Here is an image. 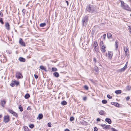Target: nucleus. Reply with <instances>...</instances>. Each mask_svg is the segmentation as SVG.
<instances>
[{"mask_svg":"<svg viewBox=\"0 0 131 131\" xmlns=\"http://www.w3.org/2000/svg\"><path fill=\"white\" fill-rule=\"evenodd\" d=\"M86 10L89 12L93 13L94 11V7L90 4H88L87 6Z\"/></svg>","mask_w":131,"mask_h":131,"instance_id":"nucleus-1","label":"nucleus"},{"mask_svg":"<svg viewBox=\"0 0 131 131\" xmlns=\"http://www.w3.org/2000/svg\"><path fill=\"white\" fill-rule=\"evenodd\" d=\"M93 48L95 51L97 53L99 52V48L98 46V45L96 41L94 42L93 43Z\"/></svg>","mask_w":131,"mask_h":131,"instance_id":"nucleus-2","label":"nucleus"},{"mask_svg":"<svg viewBox=\"0 0 131 131\" xmlns=\"http://www.w3.org/2000/svg\"><path fill=\"white\" fill-rule=\"evenodd\" d=\"M19 81L16 80H14L12 81V82L10 84V85L12 87H14L15 85L17 86L19 85Z\"/></svg>","mask_w":131,"mask_h":131,"instance_id":"nucleus-3","label":"nucleus"},{"mask_svg":"<svg viewBox=\"0 0 131 131\" xmlns=\"http://www.w3.org/2000/svg\"><path fill=\"white\" fill-rule=\"evenodd\" d=\"M10 120V117L8 115H5L4 117L3 122L5 123L8 122Z\"/></svg>","mask_w":131,"mask_h":131,"instance_id":"nucleus-4","label":"nucleus"},{"mask_svg":"<svg viewBox=\"0 0 131 131\" xmlns=\"http://www.w3.org/2000/svg\"><path fill=\"white\" fill-rule=\"evenodd\" d=\"M100 125L103 127L104 129L105 130L111 128V126L109 125H108L106 124H101Z\"/></svg>","mask_w":131,"mask_h":131,"instance_id":"nucleus-5","label":"nucleus"},{"mask_svg":"<svg viewBox=\"0 0 131 131\" xmlns=\"http://www.w3.org/2000/svg\"><path fill=\"white\" fill-rule=\"evenodd\" d=\"M122 7L125 10L130 12L131 11V8L129 7V6L126 4L125 5H123Z\"/></svg>","mask_w":131,"mask_h":131,"instance_id":"nucleus-6","label":"nucleus"},{"mask_svg":"<svg viewBox=\"0 0 131 131\" xmlns=\"http://www.w3.org/2000/svg\"><path fill=\"white\" fill-rule=\"evenodd\" d=\"M88 19V16H86L84 17L83 19L82 20V22L83 25H84L85 23L86 24Z\"/></svg>","mask_w":131,"mask_h":131,"instance_id":"nucleus-7","label":"nucleus"},{"mask_svg":"<svg viewBox=\"0 0 131 131\" xmlns=\"http://www.w3.org/2000/svg\"><path fill=\"white\" fill-rule=\"evenodd\" d=\"M124 50L125 52V54L126 56H127L129 53V49L128 47V46L124 47Z\"/></svg>","mask_w":131,"mask_h":131,"instance_id":"nucleus-8","label":"nucleus"},{"mask_svg":"<svg viewBox=\"0 0 131 131\" xmlns=\"http://www.w3.org/2000/svg\"><path fill=\"white\" fill-rule=\"evenodd\" d=\"M16 77L18 79H21L23 78V76L20 73L17 72L16 73Z\"/></svg>","mask_w":131,"mask_h":131,"instance_id":"nucleus-9","label":"nucleus"},{"mask_svg":"<svg viewBox=\"0 0 131 131\" xmlns=\"http://www.w3.org/2000/svg\"><path fill=\"white\" fill-rule=\"evenodd\" d=\"M106 46L105 45H103L101 47V50L103 53H105L106 51Z\"/></svg>","mask_w":131,"mask_h":131,"instance_id":"nucleus-10","label":"nucleus"},{"mask_svg":"<svg viewBox=\"0 0 131 131\" xmlns=\"http://www.w3.org/2000/svg\"><path fill=\"white\" fill-rule=\"evenodd\" d=\"M19 42V44L21 46L24 47H25L26 46L25 43L23 41L22 38H20Z\"/></svg>","mask_w":131,"mask_h":131,"instance_id":"nucleus-11","label":"nucleus"},{"mask_svg":"<svg viewBox=\"0 0 131 131\" xmlns=\"http://www.w3.org/2000/svg\"><path fill=\"white\" fill-rule=\"evenodd\" d=\"M113 55V52L111 51H108V52L107 56L109 59H111Z\"/></svg>","mask_w":131,"mask_h":131,"instance_id":"nucleus-12","label":"nucleus"},{"mask_svg":"<svg viewBox=\"0 0 131 131\" xmlns=\"http://www.w3.org/2000/svg\"><path fill=\"white\" fill-rule=\"evenodd\" d=\"M3 15L2 12L0 11V17H3ZM0 23L2 25L4 23L2 18H0Z\"/></svg>","mask_w":131,"mask_h":131,"instance_id":"nucleus-13","label":"nucleus"},{"mask_svg":"<svg viewBox=\"0 0 131 131\" xmlns=\"http://www.w3.org/2000/svg\"><path fill=\"white\" fill-rule=\"evenodd\" d=\"M5 26L7 30H9L10 29V25L8 23V22L6 23Z\"/></svg>","mask_w":131,"mask_h":131,"instance_id":"nucleus-14","label":"nucleus"},{"mask_svg":"<svg viewBox=\"0 0 131 131\" xmlns=\"http://www.w3.org/2000/svg\"><path fill=\"white\" fill-rule=\"evenodd\" d=\"M105 121L109 124H111L112 123L111 120L109 118H107L105 119Z\"/></svg>","mask_w":131,"mask_h":131,"instance_id":"nucleus-15","label":"nucleus"},{"mask_svg":"<svg viewBox=\"0 0 131 131\" xmlns=\"http://www.w3.org/2000/svg\"><path fill=\"white\" fill-rule=\"evenodd\" d=\"M6 101L4 100L1 101V103L2 106L3 107H4L5 106V105L6 104Z\"/></svg>","mask_w":131,"mask_h":131,"instance_id":"nucleus-16","label":"nucleus"},{"mask_svg":"<svg viewBox=\"0 0 131 131\" xmlns=\"http://www.w3.org/2000/svg\"><path fill=\"white\" fill-rule=\"evenodd\" d=\"M107 36L108 38L111 39L112 38V35L110 33L108 32L107 33Z\"/></svg>","mask_w":131,"mask_h":131,"instance_id":"nucleus-17","label":"nucleus"},{"mask_svg":"<svg viewBox=\"0 0 131 131\" xmlns=\"http://www.w3.org/2000/svg\"><path fill=\"white\" fill-rule=\"evenodd\" d=\"M19 60L21 62H24L25 61V59L22 57H20L19 58Z\"/></svg>","mask_w":131,"mask_h":131,"instance_id":"nucleus-18","label":"nucleus"},{"mask_svg":"<svg viewBox=\"0 0 131 131\" xmlns=\"http://www.w3.org/2000/svg\"><path fill=\"white\" fill-rule=\"evenodd\" d=\"M115 45L116 47V49L117 50L118 46V41L116 40L115 42Z\"/></svg>","mask_w":131,"mask_h":131,"instance_id":"nucleus-19","label":"nucleus"},{"mask_svg":"<svg viewBox=\"0 0 131 131\" xmlns=\"http://www.w3.org/2000/svg\"><path fill=\"white\" fill-rule=\"evenodd\" d=\"M126 69H127L126 68H125L124 67L122 68H121V69H119V72H124V71H125V70Z\"/></svg>","mask_w":131,"mask_h":131,"instance_id":"nucleus-20","label":"nucleus"},{"mask_svg":"<svg viewBox=\"0 0 131 131\" xmlns=\"http://www.w3.org/2000/svg\"><path fill=\"white\" fill-rule=\"evenodd\" d=\"M111 104L112 105H114L115 106L117 107H118L119 106V104L117 103L112 102Z\"/></svg>","mask_w":131,"mask_h":131,"instance_id":"nucleus-21","label":"nucleus"},{"mask_svg":"<svg viewBox=\"0 0 131 131\" xmlns=\"http://www.w3.org/2000/svg\"><path fill=\"white\" fill-rule=\"evenodd\" d=\"M43 115L41 114H40L38 115L37 118L39 119H40L42 118Z\"/></svg>","mask_w":131,"mask_h":131,"instance_id":"nucleus-22","label":"nucleus"},{"mask_svg":"<svg viewBox=\"0 0 131 131\" xmlns=\"http://www.w3.org/2000/svg\"><path fill=\"white\" fill-rule=\"evenodd\" d=\"M30 96V94L29 93L26 94L24 96V97L25 99H28Z\"/></svg>","mask_w":131,"mask_h":131,"instance_id":"nucleus-23","label":"nucleus"},{"mask_svg":"<svg viewBox=\"0 0 131 131\" xmlns=\"http://www.w3.org/2000/svg\"><path fill=\"white\" fill-rule=\"evenodd\" d=\"M56 77H58L59 76V73L57 72H55L53 74Z\"/></svg>","mask_w":131,"mask_h":131,"instance_id":"nucleus-24","label":"nucleus"},{"mask_svg":"<svg viewBox=\"0 0 131 131\" xmlns=\"http://www.w3.org/2000/svg\"><path fill=\"white\" fill-rule=\"evenodd\" d=\"M40 68L42 70H44L45 71H46V68L45 67L43 66H40Z\"/></svg>","mask_w":131,"mask_h":131,"instance_id":"nucleus-25","label":"nucleus"},{"mask_svg":"<svg viewBox=\"0 0 131 131\" xmlns=\"http://www.w3.org/2000/svg\"><path fill=\"white\" fill-rule=\"evenodd\" d=\"M99 114L100 115H104L105 114V112L103 110H101L99 112Z\"/></svg>","mask_w":131,"mask_h":131,"instance_id":"nucleus-26","label":"nucleus"},{"mask_svg":"<svg viewBox=\"0 0 131 131\" xmlns=\"http://www.w3.org/2000/svg\"><path fill=\"white\" fill-rule=\"evenodd\" d=\"M115 93L117 94H121L122 93V91L121 90H117L115 91Z\"/></svg>","mask_w":131,"mask_h":131,"instance_id":"nucleus-27","label":"nucleus"},{"mask_svg":"<svg viewBox=\"0 0 131 131\" xmlns=\"http://www.w3.org/2000/svg\"><path fill=\"white\" fill-rule=\"evenodd\" d=\"M61 104L63 105H66L67 104V102L65 101H63L61 102Z\"/></svg>","mask_w":131,"mask_h":131,"instance_id":"nucleus-28","label":"nucleus"},{"mask_svg":"<svg viewBox=\"0 0 131 131\" xmlns=\"http://www.w3.org/2000/svg\"><path fill=\"white\" fill-rule=\"evenodd\" d=\"M126 89L128 91H129L131 90V86L128 85L126 87Z\"/></svg>","mask_w":131,"mask_h":131,"instance_id":"nucleus-29","label":"nucleus"},{"mask_svg":"<svg viewBox=\"0 0 131 131\" xmlns=\"http://www.w3.org/2000/svg\"><path fill=\"white\" fill-rule=\"evenodd\" d=\"M46 25L45 23H43L40 24V27H43L45 26Z\"/></svg>","mask_w":131,"mask_h":131,"instance_id":"nucleus-30","label":"nucleus"},{"mask_svg":"<svg viewBox=\"0 0 131 131\" xmlns=\"http://www.w3.org/2000/svg\"><path fill=\"white\" fill-rule=\"evenodd\" d=\"M19 108L20 110V111L21 112H22L23 111V109L22 107L21 106V105H20L19 106Z\"/></svg>","mask_w":131,"mask_h":131,"instance_id":"nucleus-31","label":"nucleus"},{"mask_svg":"<svg viewBox=\"0 0 131 131\" xmlns=\"http://www.w3.org/2000/svg\"><path fill=\"white\" fill-rule=\"evenodd\" d=\"M24 129L25 131H29V129L27 127L25 126L24 128Z\"/></svg>","mask_w":131,"mask_h":131,"instance_id":"nucleus-32","label":"nucleus"},{"mask_svg":"<svg viewBox=\"0 0 131 131\" xmlns=\"http://www.w3.org/2000/svg\"><path fill=\"white\" fill-rule=\"evenodd\" d=\"M12 114L13 115L17 117H18V115L15 112H14Z\"/></svg>","mask_w":131,"mask_h":131,"instance_id":"nucleus-33","label":"nucleus"},{"mask_svg":"<svg viewBox=\"0 0 131 131\" xmlns=\"http://www.w3.org/2000/svg\"><path fill=\"white\" fill-rule=\"evenodd\" d=\"M29 126L31 128H33L34 127V125L33 124H30L29 125Z\"/></svg>","mask_w":131,"mask_h":131,"instance_id":"nucleus-34","label":"nucleus"},{"mask_svg":"<svg viewBox=\"0 0 131 131\" xmlns=\"http://www.w3.org/2000/svg\"><path fill=\"white\" fill-rule=\"evenodd\" d=\"M8 111L10 113L12 114L14 112V111L12 110L8 109Z\"/></svg>","mask_w":131,"mask_h":131,"instance_id":"nucleus-35","label":"nucleus"},{"mask_svg":"<svg viewBox=\"0 0 131 131\" xmlns=\"http://www.w3.org/2000/svg\"><path fill=\"white\" fill-rule=\"evenodd\" d=\"M57 68L55 67H52V70L53 71H57Z\"/></svg>","mask_w":131,"mask_h":131,"instance_id":"nucleus-36","label":"nucleus"},{"mask_svg":"<svg viewBox=\"0 0 131 131\" xmlns=\"http://www.w3.org/2000/svg\"><path fill=\"white\" fill-rule=\"evenodd\" d=\"M84 89L86 90H88L89 89V87L87 85H84Z\"/></svg>","mask_w":131,"mask_h":131,"instance_id":"nucleus-37","label":"nucleus"},{"mask_svg":"<svg viewBox=\"0 0 131 131\" xmlns=\"http://www.w3.org/2000/svg\"><path fill=\"white\" fill-rule=\"evenodd\" d=\"M121 6L123 7V5H125L126 4L124 3V2L123 1H121Z\"/></svg>","mask_w":131,"mask_h":131,"instance_id":"nucleus-38","label":"nucleus"},{"mask_svg":"<svg viewBox=\"0 0 131 131\" xmlns=\"http://www.w3.org/2000/svg\"><path fill=\"white\" fill-rule=\"evenodd\" d=\"M102 102L103 104H105L107 103V101L106 100H104L102 101Z\"/></svg>","mask_w":131,"mask_h":131,"instance_id":"nucleus-39","label":"nucleus"},{"mask_svg":"<svg viewBox=\"0 0 131 131\" xmlns=\"http://www.w3.org/2000/svg\"><path fill=\"white\" fill-rule=\"evenodd\" d=\"M74 117H73V116H71V117H70V121H74Z\"/></svg>","mask_w":131,"mask_h":131,"instance_id":"nucleus-40","label":"nucleus"},{"mask_svg":"<svg viewBox=\"0 0 131 131\" xmlns=\"http://www.w3.org/2000/svg\"><path fill=\"white\" fill-rule=\"evenodd\" d=\"M95 70L96 72H97L99 71V69L98 67H95Z\"/></svg>","mask_w":131,"mask_h":131,"instance_id":"nucleus-41","label":"nucleus"},{"mask_svg":"<svg viewBox=\"0 0 131 131\" xmlns=\"http://www.w3.org/2000/svg\"><path fill=\"white\" fill-rule=\"evenodd\" d=\"M26 12V10L25 9H23L22 10V12L23 13L24 15L25 14Z\"/></svg>","mask_w":131,"mask_h":131,"instance_id":"nucleus-42","label":"nucleus"},{"mask_svg":"<svg viewBox=\"0 0 131 131\" xmlns=\"http://www.w3.org/2000/svg\"><path fill=\"white\" fill-rule=\"evenodd\" d=\"M107 97L110 99H112V97L111 96H110V95L109 94H108L107 95Z\"/></svg>","mask_w":131,"mask_h":131,"instance_id":"nucleus-43","label":"nucleus"},{"mask_svg":"<svg viewBox=\"0 0 131 131\" xmlns=\"http://www.w3.org/2000/svg\"><path fill=\"white\" fill-rule=\"evenodd\" d=\"M128 61H127L126 62V63L125 66L124 67L126 68H127V65H128Z\"/></svg>","mask_w":131,"mask_h":131,"instance_id":"nucleus-44","label":"nucleus"},{"mask_svg":"<svg viewBox=\"0 0 131 131\" xmlns=\"http://www.w3.org/2000/svg\"><path fill=\"white\" fill-rule=\"evenodd\" d=\"M48 125L49 127H51V123H48Z\"/></svg>","mask_w":131,"mask_h":131,"instance_id":"nucleus-45","label":"nucleus"},{"mask_svg":"<svg viewBox=\"0 0 131 131\" xmlns=\"http://www.w3.org/2000/svg\"><path fill=\"white\" fill-rule=\"evenodd\" d=\"M103 42L102 41H100V46H101L103 45Z\"/></svg>","mask_w":131,"mask_h":131,"instance_id":"nucleus-46","label":"nucleus"},{"mask_svg":"<svg viewBox=\"0 0 131 131\" xmlns=\"http://www.w3.org/2000/svg\"><path fill=\"white\" fill-rule=\"evenodd\" d=\"M130 99L129 96H127L126 98V100L127 101H128Z\"/></svg>","mask_w":131,"mask_h":131,"instance_id":"nucleus-47","label":"nucleus"},{"mask_svg":"<svg viewBox=\"0 0 131 131\" xmlns=\"http://www.w3.org/2000/svg\"><path fill=\"white\" fill-rule=\"evenodd\" d=\"M129 29L128 30L129 31V32L131 34V27L130 26H128Z\"/></svg>","mask_w":131,"mask_h":131,"instance_id":"nucleus-48","label":"nucleus"},{"mask_svg":"<svg viewBox=\"0 0 131 131\" xmlns=\"http://www.w3.org/2000/svg\"><path fill=\"white\" fill-rule=\"evenodd\" d=\"M83 100L84 101H85L87 99V97L86 96L84 97H83Z\"/></svg>","mask_w":131,"mask_h":131,"instance_id":"nucleus-49","label":"nucleus"},{"mask_svg":"<svg viewBox=\"0 0 131 131\" xmlns=\"http://www.w3.org/2000/svg\"><path fill=\"white\" fill-rule=\"evenodd\" d=\"M106 36V34H104L103 36V37L104 40H105V39Z\"/></svg>","mask_w":131,"mask_h":131,"instance_id":"nucleus-50","label":"nucleus"},{"mask_svg":"<svg viewBox=\"0 0 131 131\" xmlns=\"http://www.w3.org/2000/svg\"><path fill=\"white\" fill-rule=\"evenodd\" d=\"M34 77L36 79H37L38 77V76L36 74H35L34 75Z\"/></svg>","mask_w":131,"mask_h":131,"instance_id":"nucleus-51","label":"nucleus"},{"mask_svg":"<svg viewBox=\"0 0 131 131\" xmlns=\"http://www.w3.org/2000/svg\"><path fill=\"white\" fill-rule=\"evenodd\" d=\"M94 131H97L98 129L96 127H95L94 128Z\"/></svg>","mask_w":131,"mask_h":131,"instance_id":"nucleus-52","label":"nucleus"},{"mask_svg":"<svg viewBox=\"0 0 131 131\" xmlns=\"http://www.w3.org/2000/svg\"><path fill=\"white\" fill-rule=\"evenodd\" d=\"M93 61L95 63H96V60L95 58H93Z\"/></svg>","mask_w":131,"mask_h":131,"instance_id":"nucleus-53","label":"nucleus"},{"mask_svg":"<svg viewBox=\"0 0 131 131\" xmlns=\"http://www.w3.org/2000/svg\"><path fill=\"white\" fill-rule=\"evenodd\" d=\"M64 131H70V130L68 129H65Z\"/></svg>","mask_w":131,"mask_h":131,"instance_id":"nucleus-54","label":"nucleus"},{"mask_svg":"<svg viewBox=\"0 0 131 131\" xmlns=\"http://www.w3.org/2000/svg\"><path fill=\"white\" fill-rule=\"evenodd\" d=\"M2 116H3V115H2V114H0V119H1V118H2Z\"/></svg>","mask_w":131,"mask_h":131,"instance_id":"nucleus-55","label":"nucleus"},{"mask_svg":"<svg viewBox=\"0 0 131 131\" xmlns=\"http://www.w3.org/2000/svg\"><path fill=\"white\" fill-rule=\"evenodd\" d=\"M96 120L97 121H100V120L99 118H97Z\"/></svg>","mask_w":131,"mask_h":131,"instance_id":"nucleus-56","label":"nucleus"},{"mask_svg":"<svg viewBox=\"0 0 131 131\" xmlns=\"http://www.w3.org/2000/svg\"><path fill=\"white\" fill-rule=\"evenodd\" d=\"M66 2L67 4V5L68 6L69 5V2H68V1H66Z\"/></svg>","mask_w":131,"mask_h":131,"instance_id":"nucleus-57","label":"nucleus"},{"mask_svg":"<svg viewBox=\"0 0 131 131\" xmlns=\"http://www.w3.org/2000/svg\"><path fill=\"white\" fill-rule=\"evenodd\" d=\"M27 110H29L30 109V107H28L27 108Z\"/></svg>","mask_w":131,"mask_h":131,"instance_id":"nucleus-58","label":"nucleus"},{"mask_svg":"<svg viewBox=\"0 0 131 131\" xmlns=\"http://www.w3.org/2000/svg\"><path fill=\"white\" fill-rule=\"evenodd\" d=\"M129 2L131 3V0H129Z\"/></svg>","mask_w":131,"mask_h":131,"instance_id":"nucleus-59","label":"nucleus"}]
</instances>
